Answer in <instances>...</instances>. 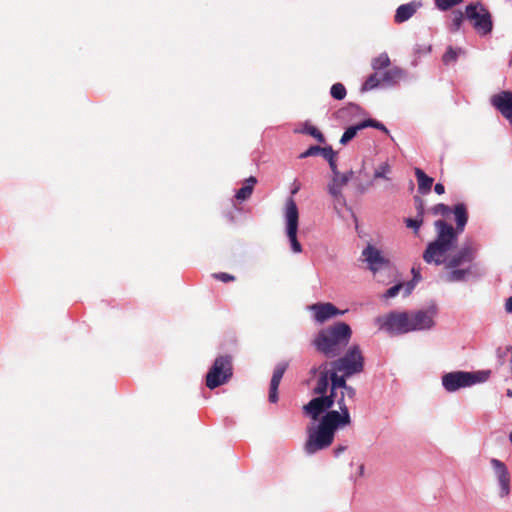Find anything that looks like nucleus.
Here are the masks:
<instances>
[{
  "mask_svg": "<svg viewBox=\"0 0 512 512\" xmlns=\"http://www.w3.org/2000/svg\"><path fill=\"white\" fill-rule=\"evenodd\" d=\"M456 221V228L444 220H437L434 227L437 232L436 239L430 242L423 252V259L426 263L442 265L445 262L446 254L454 248L459 233L464 231L468 221V213L465 204L459 203L453 209Z\"/></svg>",
  "mask_w": 512,
  "mask_h": 512,
  "instance_id": "nucleus-1",
  "label": "nucleus"
},
{
  "mask_svg": "<svg viewBox=\"0 0 512 512\" xmlns=\"http://www.w3.org/2000/svg\"><path fill=\"white\" fill-rule=\"evenodd\" d=\"M352 336L350 326L345 322H337L320 330L312 341L316 351L327 358H335L348 345Z\"/></svg>",
  "mask_w": 512,
  "mask_h": 512,
  "instance_id": "nucleus-2",
  "label": "nucleus"
},
{
  "mask_svg": "<svg viewBox=\"0 0 512 512\" xmlns=\"http://www.w3.org/2000/svg\"><path fill=\"white\" fill-rule=\"evenodd\" d=\"M345 398L346 395L341 391L330 392L328 396L311 399L303 406V412L313 420H317L325 411H327L326 413H334L339 416L340 420H337V422L347 426L351 423V416Z\"/></svg>",
  "mask_w": 512,
  "mask_h": 512,
  "instance_id": "nucleus-3",
  "label": "nucleus"
},
{
  "mask_svg": "<svg viewBox=\"0 0 512 512\" xmlns=\"http://www.w3.org/2000/svg\"><path fill=\"white\" fill-rule=\"evenodd\" d=\"M477 255V247L471 243H465L456 253L448 259L445 258V274L443 280L448 283L464 282L473 275L474 260Z\"/></svg>",
  "mask_w": 512,
  "mask_h": 512,
  "instance_id": "nucleus-4",
  "label": "nucleus"
},
{
  "mask_svg": "<svg viewBox=\"0 0 512 512\" xmlns=\"http://www.w3.org/2000/svg\"><path fill=\"white\" fill-rule=\"evenodd\" d=\"M337 420H340L337 414L326 413L317 428L308 430V438L304 444V450L308 455L326 449L333 443L336 430L344 427Z\"/></svg>",
  "mask_w": 512,
  "mask_h": 512,
  "instance_id": "nucleus-5",
  "label": "nucleus"
},
{
  "mask_svg": "<svg viewBox=\"0 0 512 512\" xmlns=\"http://www.w3.org/2000/svg\"><path fill=\"white\" fill-rule=\"evenodd\" d=\"M233 375L232 357L230 355L218 356L206 374V386L215 389L227 383Z\"/></svg>",
  "mask_w": 512,
  "mask_h": 512,
  "instance_id": "nucleus-6",
  "label": "nucleus"
},
{
  "mask_svg": "<svg viewBox=\"0 0 512 512\" xmlns=\"http://www.w3.org/2000/svg\"><path fill=\"white\" fill-rule=\"evenodd\" d=\"M331 368L346 376L359 374L364 370V356L358 345L351 346L346 353L338 359L329 362Z\"/></svg>",
  "mask_w": 512,
  "mask_h": 512,
  "instance_id": "nucleus-7",
  "label": "nucleus"
},
{
  "mask_svg": "<svg viewBox=\"0 0 512 512\" xmlns=\"http://www.w3.org/2000/svg\"><path fill=\"white\" fill-rule=\"evenodd\" d=\"M488 378L485 372L454 371L442 376V385L448 392H454L460 388L472 386L484 382Z\"/></svg>",
  "mask_w": 512,
  "mask_h": 512,
  "instance_id": "nucleus-8",
  "label": "nucleus"
},
{
  "mask_svg": "<svg viewBox=\"0 0 512 512\" xmlns=\"http://www.w3.org/2000/svg\"><path fill=\"white\" fill-rule=\"evenodd\" d=\"M466 17L473 22L474 29L480 35H487L493 29L492 16L481 3H471L466 6Z\"/></svg>",
  "mask_w": 512,
  "mask_h": 512,
  "instance_id": "nucleus-9",
  "label": "nucleus"
},
{
  "mask_svg": "<svg viewBox=\"0 0 512 512\" xmlns=\"http://www.w3.org/2000/svg\"><path fill=\"white\" fill-rule=\"evenodd\" d=\"M286 234L289 239L291 249L294 253L302 252V245L297 239L299 212L295 201L289 198L285 206Z\"/></svg>",
  "mask_w": 512,
  "mask_h": 512,
  "instance_id": "nucleus-10",
  "label": "nucleus"
},
{
  "mask_svg": "<svg viewBox=\"0 0 512 512\" xmlns=\"http://www.w3.org/2000/svg\"><path fill=\"white\" fill-rule=\"evenodd\" d=\"M381 328L399 334L413 331L411 314L408 312H390L386 316L377 319Z\"/></svg>",
  "mask_w": 512,
  "mask_h": 512,
  "instance_id": "nucleus-11",
  "label": "nucleus"
},
{
  "mask_svg": "<svg viewBox=\"0 0 512 512\" xmlns=\"http://www.w3.org/2000/svg\"><path fill=\"white\" fill-rule=\"evenodd\" d=\"M331 365L328 361L323 362L318 367L310 369L312 376H317L316 385L313 388V394L318 397L328 396L327 391L329 388Z\"/></svg>",
  "mask_w": 512,
  "mask_h": 512,
  "instance_id": "nucleus-12",
  "label": "nucleus"
},
{
  "mask_svg": "<svg viewBox=\"0 0 512 512\" xmlns=\"http://www.w3.org/2000/svg\"><path fill=\"white\" fill-rule=\"evenodd\" d=\"M364 260L368 263L369 269L376 274L381 270H390V261L382 256L381 252L375 247L368 245L362 252Z\"/></svg>",
  "mask_w": 512,
  "mask_h": 512,
  "instance_id": "nucleus-13",
  "label": "nucleus"
},
{
  "mask_svg": "<svg viewBox=\"0 0 512 512\" xmlns=\"http://www.w3.org/2000/svg\"><path fill=\"white\" fill-rule=\"evenodd\" d=\"M310 310L314 314L316 322L323 324L331 318L343 315L347 310H339L334 304L330 302L315 303L310 306Z\"/></svg>",
  "mask_w": 512,
  "mask_h": 512,
  "instance_id": "nucleus-14",
  "label": "nucleus"
},
{
  "mask_svg": "<svg viewBox=\"0 0 512 512\" xmlns=\"http://www.w3.org/2000/svg\"><path fill=\"white\" fill-rule=\"evenodd\" d=\"M490 464L500 485V497L508 496L510 493V473L506 465L496 458L491 459Z\"/></svg>",
  "mask_w": 512,
  "mask_h": 512,
  "instance_id": "nucleus-15",
  "label": "nucleus"
},
{
  "mask_svg": "<svg viewBox=\"0 0 512 512\" xmlns=\"http://www.w3.org/2000/svg\"><path fill=\"white\" fill-rule=\"evenodd\" d=\"M491 103L512 125V92L503 91L494 95Z\"/></svg>",
  "mask_w": 512,
  "mask_h": 512,
  "instance_id": "nucleus-16",
  "label": "nucleus"
},
{
  "mask_svg": "<svg viewBox=\"0 0 512 512\" xmlns=\"http://www.w3.org/2000/svg\"><path fill=\"white\" fill-rule=\"evenodd\" d=\"M410 314L413 331L430 329L434 326L435 310H419Z\"/></svg>",
  "mask_w": 512,
  "mask_h": 512,
  "instance_id": "nucleus-17",
  "label": "nucleus"
},
{
  "mask_svg": "<svg viewBox=\"0 0 512 512\" xmlns=\"http://www.w3.org/2000/svg\"><path fill=\"white\" fill-rule=\"evenodd\" d=\"M287 367V363H279L273 371L268 395V399L271 403H276L278 401V387Z\"/></svg>",
  "mask_w": 512,
  "mask_h": 512,
  "instance_id": "nucleus-18",
  "label": "nucleus"
},
{
  "mask_svg": "<svg viewBox=\"0 0 512 512\" xmlns=\"http://www.w3.org/2000/svg\"><path fill=\"white\" fill-rule=\"evenodd\" d=\"M348 181V174H339L337 176L334 175L331 183L328 186V191L330 195L339 203L344 202L341 190L347 184Z\"/></svg>",
  "mask_w": 512,
  "mask_h": 512,
  "instance_id": "nucleus-19",
  "label": "nucleus"
},
{
  "mask_svg": "<svg viewBox=\"0 0 512 512\" xmlns=\"http://www.w3.org/2000/svg\"><path fill=\"white\" fill-rule=\"evenodd\" d=\"M419 8V4L415 2L400 5L395 13L394 21L398 24L409 20Z\"/></svg>",
  "mask_w": 512,
  "mask_h": 512,
  "instance_id": "nucleus-20",
  "label": "nucleus"
},
{
  "mask_svg": "<svg viewBox=\"0 0 512 512\" xmlns=\"http://www.w3.org/2000/svg\"><path fill=\"white\" fill-rule=\"evenodd\" d=\"M415 176L418 182V191L421 194H427L430 192L431 187L433 185V178L428 176L422 169L415 168L414 170Z\"/></svg>",
  "mask_w": 512,
  "mask_h": 512,
  "instance_id": "nucleus-21",
  "label": "nucleus"
},
{
  "mask_svg": "<svg viewBox=\"0 0 512 512\" xmlns=\"http://www.w3.org/2000/svg\"><path fill=\"white\" fill-rule=\"evenodd\" d=\"M330 381L331 387L330 392H338L343 390L347 385V379L350 376H346L345 373L338 374L339 371H336L334 368H330Z\"/></svg>",
  "mask_w": 512,
  "mask_h": 512,
  "instance_id": "nucleus-22",
  "label": "nucleus"
},
{
  "mask_svg": "<svg viewBox=\"0 0 512 512\" xmlns=\"http://www.w3.org/2000/svg\"><path fill=\"white\" fill-rule=\"evenodd\" d=\"M256 183H257L256 177L250 176L249 178H247L245 180L244 186L236 192V194H235L236 199L240 200V201H245L248 198H250V196L253 193L254 186L256 185Z\"/></svg>",
  "mask_w": 512,
  "mask_h": 512,
  "instance_id": "nucleus-23",
  "label": "nucleus"
},
{
  "mask_svg": "<svg viewBox=\"0 0 512 512\" xmlns=\"http://www.w3.org/2000/svg\"><path fill=\"white\" fill-rule=\"evenodd\" d=\"M464 53L465 52L462 48H453L452 46H449L442 56V62L446 66L453 64L458 60V57Z\"/></svg>",
  "mask_w": 512,
  "mask_h": 512,
  "instance_id": "nucleus-24",
  "label": "nucleus"
},
{
  "mask_svg": "<svg viewBox=\"0 0 512 512\" xmlns=\"http://www.w3.org/2000/svg\"><path fill=\"white\" fill-rule=\"evenodd\" d=\"M402 70L394 67L383 71V84L392 85L402 77Z\"/></svg>",
  "mask_w": 512,
  "mask_h": 512,
  "instance_id": "nucleus-25",
  "label": "nucleus"
},
{
  "mask_svg": "<svg viewBox=\"0 0 512 512\" xmlns=\"http://www.w3.org/2000/svg\"><path fill=\"white\" fill-rule=\"evenodd\" d=\"M380 84H383L382 77H380V72L375 71L363 83L361 90L369 91V90H372V89L378 87Z\"/></svg>",
  "mask_w": 512,
  "mask_h": 512,
  "instance_id": "nucleus-26",
  "label": "nucleus"
},
{
  "mask_svg": "<svg viewBox=\"0 0 512 512\" xmlns=\"http://www.w3.org/2000/svg\"><path fill=\"white\" fill-rule=\"evenodd\" d=\"M374 71L380 72L381 70H385L390 66V59L387 53H382L376 58L372 60L371 63Z\"/></svg>",
  "mask_w": 512,
  "mask_h": 512,
  "instance_id": "nucleus-27",
  "label": "nucleus"
},
{
  "mask_svg": "<svg viewBox=\"0 0 512 512\" xmlns=\"http://www.w3.org/2000/svg\"><path fill=\"white\" fill-rule=\"evenodd\" d=\"M364 129L363 127H361V122L356 124V125H353V126H350L348 127L345 132L343 133L341 139H340V143L342 145H346L348 142H350L358 133V131Z\"/></svg>",
  "mask_w": 512,
  "mask_h": 512,
  "instance_id": "nucleus-28",
  "label": "nucleus"
},
{
  "mask_svg": "<svg viewBox=\"0 0 512 512\" xmlns=\"http://www.w3.org/2000/svg\"><path fill=\"white\" fill-rule=\"evenodd\" d=\"M464 0H434L435 6L440 11H448L453 7L463 3Z\"/></svg>",
  "mask_w": 512,
  "mask_h": 512,
  "instance_id": "nucleus-29",
  "label": "nucleus"
},
{
  "mask_svg": "<svg viewBox=\"0 0 512 512\" xmlns=\"http://www.w3.org/2000/svg\"><path fill=\"white\" fill-rule=\"evenodd\" d=\"M464 14L460 10H454L451 14V30L458 31L463 23Z\"/></svg>",
  "mask_w": 512,
  "mask_h": 512,
  "instance_id": "nucleus-30",
  "label": "nucleus"
},
{
  "mask_svg": "<svg viewBox=\"0 0 512 512\" xmlns=\"http://www.w3.org/2000/svg\"><path fill=\"white\" fill-rule=\"evenodd\" d=\"M331 96L336 100H342L346 96V88L342 83H335L330 89Z\"/></svg>",
  "mask_w": 512,
  "mask_h": 512,
  "instance_id": "nucleus-31",
  "label": "nucleus"
},
{
  "mask_svg": "<svg viewBox=\"0 0 512 512\" xmlns=\"http://www.w3.org/2000/svg\"><path fill=\"white\" fill-rule=\"evenodd\" d=\"M303 132L314 137L320 143H325L326 141L324 135L315 126L306 125Z\"/></svg>",
  "mask_w": 512,
  "mask_h": 512,
  "instance_id": "nucleus-32",
  "label": "nucleus"
},
{
  "mask_svg": "<svg viewBox=\"0 0 512 512\" xmlns=\"http://www.w3.org/2000/svg\"><path fill=\"white\" fill-rule=\"evenodd\" d=\"M405 223L408 228L414 229L415 234H418V231L423 224V217L417 215L415 218H407L405 219Z\"/></svg>",
  "mask_w": 512,
  "mask_h": 512,
  "instance_id": "nucleus-33",
  "label": "nucleus"
},
{
  "mask_svg": "<svg viewBox=\"0 0 512 512\" xmlns=\"http://www.w3.org/2000/svg\"><path fill=\"white\" fill-rule=\"evenodd\" d=\"M430 212L437 216V215H441V216H448L451 212V209L449 206H447L446 204H443V203H439V204H436L434 205L431 209H430Z\"/></svg>",
  "mask_w": 512,
  "mask_h": 512,
  "instance_id": "nucleus-34",
  "label": "nucleus"
},
{
  "mask_svg": "<svg viewBox=\"0 0 512 512\" xmlns=\"http://www.w3.org/2000/svg\"><path fill=\"white\" fill-rule=\"evenodd\" d=\"M361 127L367 128V127H373L378 130H381L385 132L386 134L389 133L388 129L379 121H376L374 119H367L361 122Z\"/></svg>",
  "mask_w": 512,
  "mask_h": 512,
  "instance_id": "nucleus-35",
  "label": "nucleus"
},
{
  "mask_svg": "<svg viewBox=\"0 0 512 512\" xmlns=\"http://www.w3.org/2000/svg\"><path fill=\"white\" fill-rule=\"evenodd\" d=\"M391 167L387 162L382 163L374 173V179L377 178H383L386 180H389V178L386 176V174L390 173Z\"/></svg>",
  "mask_w": 512,
  "mask_h": 512,
  "instance_id": "nucleus-36",
  "label": "nucleus"
},
{
  "mask_svg": "<svg viewBox=\"0 0 512 512\" xmlns=\"http://www.w3.org/2000/svg\"><path fill=\"white\" fill-rule=\"evenodd\" d=\"M402 288H403V283H398V284L392 286L383 294V298L389 299V298H393V297L397 296L399 294V292L402 290Z\"/></svg>",
  "mask_w": 512,
  "mask_h": 512,
  "instance_id": "nucleus-37",
  "label": "nucleus"
},
{
  "mask_svg": "<svg viewBox=\"0 0 512 512\" xmlns=\"http://www.w3.org/2000/svg\"><path fill=\"white\" fill-rule=\"evenodd\" d=\"M322 148L323 147H320V146H311L306 151L301 153L299 155V158L304 159V158H307V157H310V156L320 155V153L322 151Z\"/></svg>",
  "mask_w": 512,
  "mask_h": 512,
  "instance_id": "nucleus-38",
  "label": "nucleus"
},
{
  "mask_svg": "<svg viewBox=\"0 0 512 512\" xmlns=\"http://www.w3.org/2000/svg\"><path fill=\"white\" fill-rule=\"evenodd\" d=\"M213 277L219 281L224 282V283L232 282L235 280V276L225 273V272L214 273Z\"/></svg>",
  "mask_w": 512,
  "mask_h": 512,
  "instance_id": "nucleus-39",
  "label": "nucleus"
},
{
  "mask_svg": "<svg viewBox=\"0 0 512 512\" xmlns=\"http://www.w3.org/2000/svg\"><path fill=\"white\" fill-rule=\"evenodd\" d=\"M327 161L332 160V158L336 157V152L332 149L331 146L323 147L320 153Z\"/></svg>",
  "mask_w": 512,
  "mask_h": 512,
  "instance_id": "nucleus-40",
  "label": "nucleus"
},
{
  "mask_svg": "<svg viewBox=\"0 0 512 512\" xmlns=\"http://www.w3.org/2000/svg\"><path fill=\"white\" fill-rule=\"evenodd\" d=\"M414 203H415V207L417 209V215L419 216H424V201L421 197L419 196H414Z\"/></svg>",
  "mask_w": 512,
  "mask_h": 512,
  "instance_id": "nucleus-41",
  "label": "nucleus"
},
{
  "mask_svg": "<svg viewBox=\"0 0 512 512\" xmlns=\"http://www.w3.org/2000/svg\"><path fill=\"white\" fill-rule=\"evenodd\" d=\"M416 284L417 283L414 280H410L406 283H403V288H402V290L404 291L403 296L404 297L409 296L412 293V291L414 290Z\"/></svg>",
  "mask_w": 512,
  "mask_h": 512,
  "instance_id": "nucleus-42",
  "label": "nucleus"
},
{
  "mask_svg": "<svg viewBox=\"0 0 512 512\" xmlns=\"http://www.w3.org/2000/svg\"><path fill=\"white\" fill-rule=\"evenodd\" d=\"M341 392L346 395V397L350 400H353L355 398V395H356V390L354 387L350 386V385H346V387L341 390Z\"/></svg>",
  "mask_w": 512,
  "mask_h": 512,
  "instance_id": "nucleus-43",
  "label": "nucleus"
},
{
  "mask_svg": "<svg viewBox=\"0 0 512 512\" xmlns=\"http://www.w3.org/2000/svg\"><path fill=\"white\" fill-rule=\"evenodd\" d=\"M420 270V266L416 265H414L411 269V273L413 275L412 280H414L416 283H418L422 279Z\"/></svg>",
  "mask_w": 512,
  "mask_h": 512,
  "instance_id": "nucleus-44",
  "label": "nucleus"
},
{
  "mask_svg": "<svg viewBox=\"0 0 512 512\" xmlns=\"http://www.w3.org/2000/svg\"><path fill=\"white\" fill-rule=\"evenodd\" d=\"M328 163H329V166H330V168H331V170H332V172H333V174H334V175H336V176H337V175L341 174V173L338 171V169H337L336 159H335V158H332V160H329V161H328Z\"/></svg>",
  "mask_w": 512,
  "mask_h": 512,
  "instance_id": "nucleus-45",
  "label": "nucleus"
},
{
  "mask_svg": "<svg viewBox=\"0 0 512 512\" xmlns=\"http://www.w3.org/2000/svg\"><path fill=\"white\" fill-rule=\"evenodd\" d=\"M434 191L438 194V195H442L445 193V187L442 183H437L435 186H434Z\"/></svg>",
  "mask_w": 512,
  "mask_h": 512,
  "instance_id": "nucleus-46",
  "label": "nucleus"
},
{
  "mask_svg": "<svg viewBox=\"0 0 512 512\" xmlns=\"http://www.w3.org/2000/svg\"><path fill=\"white\" fill-rule=\"evenodd\" d=\"M505 310L508 312V313H511L512 312V296L509 297L507 300H506V303H505Z\"/></svg>",
  "mask_w": 512,
  "mask_h": 512,
  "instance_id": "nucleus-47",
  "label": "nucleus"
},
{
  "mask_svg": "<svg viewBox=\"0 0 512 512\" xmlns=\"http://www.w3.org/2000/svg\"><path fill=\"white\" fill-rule=\"evenodd\" d=\"M346 450V446H338L334 449V455L338 457L341 453H343Z\"/></svg>",
  "mask_w": 512,
  "mask_h": 512,
  "instance_id": "nucleus-48",
  "label": "nucleus"
},
{
  "mask_svg": "<svg viewBox=\"0 0 512 512\" xmlns=\"http://www.w3.org/2000/svg\"><path fill=\"white\" fill-rule=\"evenodd\" d=\"M364 469H365L364 464H361V465L359 466V471H358L359 476H363V475H364Z\"/></svg>",
  "mask_w": 512,
  "mask_h": 512,
  "instance_id": "nucleus-49",
  "label": "nucleus"
},
{
  "mask_svg": "<svg viewBox=\"0 0 512 512\" xmlns=\"http://www.w3.org/2000/svg\"><path fill=\"white\" fill-rule=\"evenodd\" d=\"M509 440H510V442L512 443V432H511V433H510V435H509Z\"/></svg>",
  "mask_w": 512,
  "mask_h": 512,
  "instance_id": "nucleus-50",
  "label": "nucleus"
}]
</instances>
